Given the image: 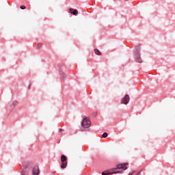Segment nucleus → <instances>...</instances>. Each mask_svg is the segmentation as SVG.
Instances as JSON below:
<instances>
[{
	"label": "nucleus",
	"instance_id": "obj_1",
	"mask_svg": "<svg viewBox=\"0 0 175 175\" xmlns=\"http://www.w3.org/2000/svg\"><path fill=\"white\" fill-rule=\"evenodd\" d=\"M127 163H123V164H119L117 166V168H113L111 170V172L110 171H105L102 172L103 175H109V174H113L114 173H120V172H122L124 170H126L128 167H126Z\"/></svg>",
	"mask_w": 175,
	"mask_h": 175
},
{
	"label": "nucleus",
	"instance_id": "obj_2",
	"mask_svg": "<svg viewBox=\"0 0 175 175\" xmlns=\"http://www.w3.org/2000/svg\"><path fill=\"white\" fill-rule=\"evenodd\" d=\"M66 161H68V157H66V156L62 154L61 156V161H62L61 168L62 169H65V167H66V166H68V162Z\"/></svg>",
	"mask_w": 175,
	"mask_h": 175
},
{
	"label": "nucleus",
	"instance_id": "obj_3",
	"mask_svg": "<svg viewBox=\"0 0 175 175\" xmlns=\"http://www.w3.org/2000/svg\"><path fill=\"white\" fill-rule=\"evenodd\" d=\"M82 126L83 128H90V126H91V120L85 118L82 121Z\"/></svg>",
	"mask_w": 175,
	"mask_h": 175
},
{
	"label": "nucleus",
	"instance_id": "obj_4",
	"mask_svg": "<svg viewBox=\"0 0 175 175\" xmlns=\"http://www.w3.org/2000/svg\"><path fill=\"white\" fill-rule=\"evenodd\" d=\"M130 98L129 94H126L124 97L122 99L121 103L122 105H128L129 103Z\"/></svg>",
	"mask_w": 175,
	"mask_h": 175
},
{
	"label": "nucleus",
	"instance_id": "obj_5",
	"mask_svg": "<svg viewBox=\"0 0 175 175\" xmlns=\"http://www.w3.org/2000/svg\"><path fill=\"white\" fill-rule=\"evenodd\" d=\"M33 175H38L39 174V167L35 166L32 171Z\"/></svg>",
	"mask_w": 175,
	"mask_h": 175
},
{
	"label": "nucleus",
	"instance_id": "obj_6",
	"mask_svg": "<svg viewBox=\"0 0 175 175\" xmlns=\"http://www.w3.org/2000/svg\"><path fill=\"white\" fill-rule=\"evenodd\" d=\"M70 13H72V14H74V16H76V14L79 13V11H77V10H75L73 8H70Z\"/></svg>",
	"mask_w": 175,
	"mask_h": 175
},
{
	"label": "nucleus",
	"instance_id": "obj_7",
	"mask_svg": "<svg viewBox=\"0 0 175 175\" xmlns=\"http://www.w3.org/2000/svg\"><path fill=\"white\" fill-rule=\"evenodd\" d=\"M136 60L139 63L142 64V62H143V60L142 59V58L140 57V55L137 54L136 55Z\"/></svg>",
	"mask_w": 175,
	"mask_h": 175
},
{
	"label": "nucleus",
	"instance_id": "obj_8",
	"mask_svg": "<svg viewBox=\"0 0 175 175\" xmlns=\"http://www.w3.org/2000/svg\"><path fill=\"white\" fill-rule=\"evenodd\" d=\"M17 105H18L17 101H14L12 103V104L10 105L11 109H14V107H16V106H17Z\"/></svg>",
	"mask_w": 175,
	"mask_h": 175
},
{
	"label": "nucleus",
	"instance_id": "obj_9",
	"mask_svg": "<svg viewBox=\"0 0 175 175\" xmlns=\"http://www.w3.org/2000/svg\"><path fill=\"white\" fill-rule=\"evenodd\" d=\"M94 53L96 54V55H102V53H100L98 49H94Z\"/></svg>",
	"mask_w": 175,
	"mask_h": 175
},
{
	"label": "nucleus",
	"instance_id": "obj_10",
	"mask_svg": "<svg viewBox=\"0 0 175 175\" xmlns=\"http://www.w3.org/2000/svg\"><path fill=\"white\" fill-rule=\"evenodd\" d=\"M43 46V44L42 43H38L37 44V49H40Z\"/></svg>",
	"mask_w": 175,
	"mask_h": 175
},
{
	"label": "nucleus",
	"instance_id": "obj_11",
	"mask_svg": "<svg viewBox=\"0 0 175 175\" xmlns=\"http://www.w3.org/2000/svg\"><path fill=\"white\" fill-rule=\"evenodd\" d=\"M107 136H108L107 133H104L103 134V137H104V138L107 137Z\"/></svg>",
	"mask_w": 175,
	"mask_h": 175
},
{
	"label": "nucleus",
	"instance_id": "obj_12",
	"mask_svg": "<svg viewBox=\"0 0 175 175\" xmlns=\"http://www.w3.org/2000/svg\"><path fill=\"white\" fill-rule=\"evenodd\" d=\"M21 9L22 10H24L25 9V5H21Z\"/></svg>",
	"mask_w": 175,
	"mask_h": 175
},
{
	"label": "nucleus",
	"instance_id": "obj_13",
	"mask_svg": "<svg viewBox=\"0 0 175 175\" xmlns=\"http://www.w3.org/2000/svg\"><path fill=\"white\" fill-rule=\"evenodd\" d=\"M135 170L131 171V172H129V175L133 174V173H135Z\"/></svg>",
	"mask_w": 175,
	"mask_h": 175
},
{
	"label": "nucleus",
	"instance_id": "obj_14",
	"mask_svg": "<svg viewBox=\"0 0 175 175\" xmlns=\"http://www.w3.org/2000/svg\"><path fill=\"white\" fill-rule=\"evenodd\" d=\"M137 175H140V172L137 174Z\"/></svg>",
	"mask_w": 175,
	"mask_h": 175
}]
</instances>
